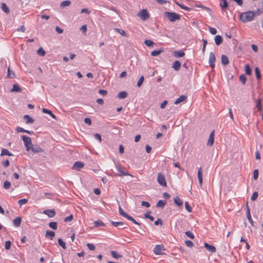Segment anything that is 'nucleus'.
<instances>
[{
    "instance_id": "nucleus-29",
    "label": "nucleus",
    "mask_w": 263,
    "mask_h": 263,
    "mask_svg": "<svg viewBox=\"0 0 263 263\" xmlns=\"http://www.w3.org/2000/svg\"><path fill=\"white\" fill-rule=\"evenodd\" d=\"M30 149H31V151L34 153H39L43 151L42 149L38 146H33L32 145L31 146Z\"/></svg>"
},
{
    "instance_id": "nucleus-9",
    "label": "nucleus",
    "mask_w": 263,
    "mask_h": 263,
    "mask_svg": "<svg viewBox=\"0 0 263 263\" xmlns=\"http://www.w3.org/2000/svg\"><path fill=\"white\" fill-rule=\"evenodd\" d=\"M215 61L216 58L214 53L211 52L209 58V63L212 68H214L215 67Z\"/></svg>"
},
{
    "instance_id": "nucleus-7",
    "label": "nucleus",
    "mask_w": 263,
    "mask_h": 263,
    "mask_svg": "<svg viewBox=\"0 0 263 263\" xmlns=\"http://www.w3.org/2000/svg\"><path fill=\"white\" fill-rule=\"evenodd\" d=\"M116 167L119 172V174H118V176H131V175L128 172H125L123 170V168L120 165L117 164L116 165Z\"/></svg>"
},
{
    "instance_id": "nucleus-46",
    "label": "nucleus",
    "mask_w": 263,
    "mask_h": 263,
    "mask_svg": "<svg viewBox=\"0 0 263 263\" xmlns=\"http://www.w3.org/2000/svg\"><path fill=\"white\" fill-rule=\"evenodd\" d=\"M151 212H147L144 215V217L145 218H148L150 219L151 221H153L154 220V217L152 216H151L149 214Z\"/></svg>"
},
{
    "instance_id": "nucleus-17",
    "label": "nucleus",
    "mask_w": 263,
    "mask_h": 263,
    "mask_svg": "<svg viewBox=\"0 0 263 263\" xmlns=\"http://www.w3.org/2000/svg\"><path fill=\"white\" fill-rule=\"evenodd\" d=\"M55 236V233L53 231L47 230L46 232L45 237L52 240Z\"/></svg>"
},
{
    "instance_id": "nucleus-58",
    "label": "nucleus",
    "mask_w": 263,
    "mask_h": 263,
    "mask_svg": "<svg viewBox=\"0 0 263 263\" xmlns=\"http://www.w3.org/2000/svg\"><path fill=\"white\" fill-rule=\"evenodd\" d=\"M73 219V215L72 214L70 215L69 216L66 217L64 219L65 222H69L71 221Z\"/></svg>"
},
{
    "instance_id": "nucleus-13",
    "label": "nucleus",
    "mask_w": 263,
    "mask_h": 263,
    "mask_svg": "<svg viewBox=\"0 0 263 263\" xmlns=\"http://www.w3.org/2000/svg\"><path fill=\"white\" fill-rule=\"evenodd\" d=\"M204 247L206 249L211 253H215L216 251V248L212 245H210L208 243H204Z\"/></svg>"
},
{
    "instance_id": "nucleus-43",
    "label": "nucleus",
    "mask_w": 263,
    "mask_h": 263,
    "mask_svg": "<svg viewBox=\"0 0 263 263\" xmlns=\"http://www.w3.org/2000/svg\"><path fill=\"white\" fill-rule=\"evenodd\" d=\"M111 223L115 227H118L119 226H122L124 224V223L123 222L111 221Z\"/></svg>"
},
{
    "instance_id": "nucleus-27",
    "label": "nucleus",
    "mask_w": 263,
    "mask_h": 263,
    "mask_svg": "<svg viewBox=\"0 0 263 263\" xmlns=\"http://www.w3.org/2000/svg\"><path fill=\"white\" fill-rule=\"evenodd\" d=\"M42 111L45 114L49 115L53 119L56 118L55 116L50 110L44 108L42 109Z\"/></svg>"
},
{
    "instance_id": "nucleus-38",
    "label": "nucleus",
    "mask_w": 263,
    "mask_h": 263,
    "mask_svg": "<svg viewBox=\"0 0 263 263\" xmlns=\"http://www.w3.org/2000/svg\"><path fill=\"white\" fill-rule=\"evenodd\" d=\"M111 254L112 256L116 259H118L122 257V255L118 254V253L115 251H112L111 252Z\"/></svg>"
},
{
    "instance_id": "nucleus-54",
    "label": "nucleus",
    "mask_w": 263,
    "mask_h": 263,
    "mask_svg": "<svg viewBox=\"0 0 263 263\" xmlns=\"http://www.w3.org/2000/svg\"><path fill=\"white\" fill-rule=\"evenodd\" d=\"M185 234H186V235L188 237H189V238H190L191 239H194V234L192 232H191L190 231H186L185 232Z\"/></svg>"
},
{
    "instance_id": "nucleus-1",
    "label": "nucleus",
    "mask_w": 263,
    "mask_h": 263,
    "mask_svg": "<svg viewBox=\"0 0 263 263\" xmlns=\"http://www.w3.org/2000/svg\"><path fill=\"white\" fill-rule=\"evenodd\" d=\"M239 18L244 23L252 21L254 19V11L250 10L242 12L240 14Z\"/></svg>"
},
{
    "instance_id": "nucleus-55",
    "label": "nucleus",
    "mask_w": 263,
    "mask_h": 263,
    "mask_svg": "<svg viewBox=\"0 0 263 263\" xmlns=\"http://www.w3.org/2000/svg\"><path fill=\"white\" fill-rule=\"evenodd\" d=\"M209 31L212 34H216L217 33V30L215 28H213L211 27H209Z\"/></svg>"
},
{
    "instance_id": "nucleus-16",
    "label": "nucleus",
    "mask_w": 263,
    "mask_h": 263,
    "mask_svg": "<svg viewBox=\"0 0 263 263\" xmlns=\"http://www.w3.org/2000/svg\"><path fill=\"white\" fill-rule=\"evenodd\" d=\"M197 176L200 183V186H201L202 184V170L201 167H200L198 169Z\"/></svg>"
},
{
    "instance_id": "nucleus-11",
    "label": "nucleus",
    "mask_w": 263,
    "mask_h": 263,
    "mask_svg": "<svg viewBox=\"0 0 263 263\" xmlns=\"http://www.w3.org/2000/svg\"><path fill=\"white\" fill-rule=\"evenodd\" d=\"M214 141V130H213L210 134L209 139L207 141V145L212 146Z\"/></svg>"
},
{
    "instance_id": "nucleus-14",
    "label": "nucleus",
    "mask_w": 263,
    "mask_h": 263,
    "mask_svg": "<svg viewBox=\"0 0 263 263\" xmlns=\"http://www.w3.org/2000/svg\"><path fill=\"white\" fill-rule=\"evenodd\" d=\"M184 55V52L182 50H176L173 52V55L176 58L182 57Z\"/></svg>"
},
{
    "instance_id": "nucleus-6",
    "label": "nucleus",
    "mask_w": 263,
    "mask_h": 263,
    "mask_svg": "<svg viewBox=\"0 0 263 263\" xmlns=\"http://www.w3.org/2000/svg\"><path fill=\"white\" fill-rule=\"evenodd\" d=\"M138 15L143 21L147 20L149 17V15L146 9H142L139 11Z\"/></svg>"
},
{
    "instance_id": "nucleus-20",
    "label": "nucleus",
    "mask_w": 263,
    "mask_h": 263,
    "mask_svg": "<svg viewBox=\"0 0 263 263\" xmlns=\"http://www.w3.org/2000/svg\"><path fill=\"white\" fill-rule=\"evenodd\" d=\"M21 221V218L20 217H17L13 220V225L16 227H18L20 226Z\"/></svg>"
},
{
    "instance_id": "nucleus-3",
    "label": "nucleus",
    "mask_w": 263,
    "mask_h": 263,
    "mask_svg": "<svg viewBox=\"0 0 263 263\" xmlns=\"http://www.w3.org/2000/svg\"><path fill=\"white\" fill-rule=\"evenodd\" d=\"M119 213L120 215L127 218L128 220L132 221L135 224L139 226L140 225V224L138 223L133 217L130 216V215H128L126 213L124 212L123 209L120 206L119 207Z\"/></svg>"
},
{
    "instance_id": "nucleus-62",
    "label": "nucleus",
    "mask_w": 263,
    "mask_h": 263,
    "mask_svg": "<svg viewBox=\"0 0 263 263\" xmlns=\"http://www.w3.org/2000/svg\"><path fill=\"white\" fill-rule=\"evenodd\" d=\"M141 205L146 208H149L150 206V204L147 201H143L141 202Z\"/></svg>"
},
{
    "instance_id": "nucleus-8",
    "label": "nucleus",
    "mask_w": 263,
    "mask_h": 263,
    "mask_svg": "<svg viewBox=\"0 0 263 263\" xmlns=\"http://www.w3.org/2000/svg\"><path fill=\"white\" fill-rule=\"evenodd\" d=\"M165 250L164 246L163 245H156L154 249V252L156 255L162 254V251Z\"/></svg>"
},
{
    "instance_id": "nucleus-28",
    "label": "nucleus",
    "mask_w": 263,
    "mask_h": 263,
    "mask_svg": "<svg viewBox=\"0 0 263 263\" xmlns=\"http://www.w3.org/2000/svg\"><path fill=\"white\" fill-rule=\"evenodd\" d=\"M174 200L175 203L176 205H177L178 206H181L183 204V202L182 201V200L180 199V198L178 196L174 198Z\"/></svg>"
},
{
    "instance_id": "nucleus-64",
    "label": "nucleus",
    "mask_w": 263,
    "mask_h": 263,
    "mask_svg": "<svg viewBox=\"0 0 263 263\" xmlns=\"http://www.w3.org/2000/svg\"><path fill=\"white\" fill-rule=\"evenodd\" d=\"M25 30H26V28L24 25L21 26L20 28L17 29V31H21L23 32H24L25 31Z\"/></svg>"
},
{
    "instance_id": "nucleus-5",
    "label": "nucleus",
    "mask_w": 263,
    "mask_h": 263,
    "mask_svg": "<svg viewBox=\"0 0 263 263\" xmlns=\"http://www.w3.org/2000/svg\"><path fill=\"white\" fill-rule=\"evenodd\" d=\"M157 181L160 185L162 186H166V182L165 176L161 173H159L158 174Z\"/></svg>"
},
{
    "instance_id": "nucleus-21",
    "label": "nucleus",
    "mask_w": 263,
    "mask_h": 263,
    "mask_svg": "<svg viewBox=\"0 0 263 263\" xmlns=\"http://www.w3.org/2000/svg\"><path fill=\"white\" fill-rule=\"evenodd\" d=\"M219 5L222 10H224L228 7L227 0H220Z\"/></svg>"
},
{
    "instance_id": "nucleus-32",
    "label": "nucleus",
    "mask_w": 263,
    "mask_h": 263,
    "mask_svg": "<svg viewBox=\"0 0 263 263\" xmlns=\"http://www.w3.org/2000/svg\"><path fill=\"white\" fill-rule=\"evenodd\" d=\"M256 107L258 108V110L259 112H261L262 111L261 99H257V102H256Z\"/></svg>"
},
{
    "instance_id": "nucleus-44",
    "label": "nucleus",
    "mask_w": 263,
    "mask_h": 263,
    "mask_svg": "<svg viewBox=\"0 0 263 263\" xmlns=\"http://www.w3.org/2000/svg\"><path fill=\"white\" fill-rule=\"evenodd\" d=\"M37 52L39 55H40L41 56H44L46 53L45 50L43 49V48L42 47H40L37 50Z\"/></svg>"
},
{
    "instance_id": "nucleus-10",
    "label": "nucleus",
    "mask_w": 263,
    "mask_h": 263,
    "mask_svg": "<svg viewBox=\"0 0 263 263\" xmlns=\"http://www.w3.org/2000/svg\"><path fill=\"white\" fill-rule=\"evenodd\" d=\"M43 214L47 215L50 218H52L55 215V212L53 209H47L43 211Z\"/></svg>"
},
{
    "instance_id": "nucleus-60",
    "label": "nucleus",
    "mask_w": 263,
    "mask_h": 263,
    "mask_svg": "<svg viewBox=\"0 0 263 263\" xmlns=\"http://www.w3.org/2000/svg\"><path fill=\"white\" fill-rule=\"evenodd\" d=\"M185 243L187 247L190 248L192 247L193 246V243L191 240H187L185 241Z\"/></svg>"
},
{
    "instance_id": "nucleus-50",
    "label": "nucleus",
    "mask_w": 263,
    "mask_h": 263,
    "mask_svg": "<svg viewBox=\"0 0 263 263\" xmlns=\"http://www.w3.org/2000/svg\"><path fill=\"white\" fill-rule=\"evenodd\" d=\"M144 43L148 47H151L154 44V43L153 41H152L151 40H145Z\"/></svg>"
},
{
    "instance_id": "nucleus-30",
    "label": "nucleus",
    "mask_w": 263,
    "mask_h": 263,
    "mask_svg": "<svg viewBox=\"0 0 263 263\" xmlns=\"http://www.w3.org/2000/svg\"><path fill=\"white\" fill-rule=\"evenodd\" d=\"M15 76V75L14 72L13 71L11 70L10 67H9L7 71V77L9 78H14Z\"/></svg>"
},
{
    "instance_id": "nucleus-61",
    "label": "nucleus",
    "mask_w": 263,
    "mask_h": 263,
    "mask_svg": "<svg viewBox=\"0 0 263 263\" xmlns=\"http://www.w3.org/2000/svg\"><path fill=\"white\" fill-rule=\"evenodd\" d=\"M94 138L95 139L98 140L100 142L101 141V136L99 134H94Z\"/></svg>"
},
{
    "instance_id": "nucleus-47",
    "label": "nucleus",
    "mask_w": 263,
    "mask_h": 263,
    "mask_svg": "<svg viewBox=\"0 0 263 263\" xmlns=\"http://www.w3.org/2000/svg\"><path fill=\"white\" fill-rule=\"evenodd\" d=\"M239 80L244 85L246 82V77L244 74H241L239 77Z\"/></svg>"
},
{
    "instance_id": "nucleus-45",
    "label": "nucleus",
    "mask_w": 263,
    "mask_h": 263,
    "mask_svg": "<svg viewBox=\"0 0 263 263\" xmlns=\"http://www.w3.org/2000/svg\"><path fill=\"white\" fill-rule=\"evenodd\" d=\"M58 243L59 245L61 246L63 249H66V244L62 240V239L59 238L58 240Z\"/></svg>"
},
{
    "instance_id": "nucleus-26",
    "label": "nucleus",
    "mask_w": 263,
    "mask_h": 263,
    "mask_svg": "<svg viewBox=\"0 0 263 263\" xmlns=\"http://www.w3.org/2000/svg\"><path fill=\"white\" fill-rule=\"evenodd\" d=\"M21 90L22 89L19 86V85L17 84H15L13 85V87L11 91L12 92H21Z\"/></svg>"
},
{
    "instance_id": "nucleus-23",
    "label": "nucleus",
    "mask_w": 263,
    "mask_h": 263,
    "mask_svg": "<svg viewBox=\"0 0 263 263\" xmlns=\"http://www.w3.org/2000/svg\"><path fill=\"white\" fill-rule=\"evenodd\" d=\"M186 99V97L184 95L180 96L178 99H177L175 101V104H178L182 102L185 101Z\"/></svg>"
},
{
    "instance_id": "nucleus-18",
    "label": "nucleus",
    "mask_w": 263,
    "mask_h": 263,
    "mask_svg": "<svg viewBox=\"0 0 263 263\" xmlns=\"http://www.w3.org/2000/svg\"><path fill=\"white\" fill-rule=\"evenodd\" d=\"M16 131L18 133H26L29 135H33L34 132L33 131H30L28 130H26L22 127H17L16 129Z\"/></svg>"
},
{
    "instance_id": "nucleus-37",
    "label": "nucleus",
    "mask_w": 263,
    "mask_h": 263,
    "mask_svg": "<svg viewBox=\"0 0 263 263\" xmlns=\"http://www.w3.org/2000/svg\"><path fill=\"white\" fill-rule=\"evenodd\" d=\"M1 155H7V156H12L13 155L9 152V151L5 148H3L2 150Z\"/></svg>"
},
{
    "instance_id": "nucleus-35",
    "label": "nucleus",
    "mask_w": 263,
    "mask_h": 263,
    "mask_svg": "<svg viewBox=\"0 0 263 263\" xmlns=\"http://www.w3.org/2000/svg\"><path fill=\"white\" fill-rule=\"evenodd\" d=\"M255 73L256 78L258 80L260 79H261V74H260V70H259V68L256 67L255 68Z\"/></svg>"
},
{
    "instance_id": "nucleus-12",
    "label": "nucleus",
    "mask_w": 263,
    "mask_h": 263,
    "mask_svg": "<svg viewBox=\"0 0 263 263\" xmlns=\"http://www.w3.org/2000/svg\"><path fill=\"white\" fill-rule=\"evenodd\" d=\"M84 164L83 162L77 161L73 164V165L72 166V168L74 170L79 171L82 168H83L84 167Z\"/></svg>"
},
{
    "instance_id": "nucleus-33",
    "label": "nucleus",
    "mask_w": 263,
    "mask_h": 263,
    "mask_svg": "<svg viewBox=\"0 0 263 263\" xmlns=\"http://www.w3.org/2000/svg\"><path fill=\"white\" fill-rule=\"evenodd\" d=\"M127 96V93L126 91H121L118 95V97L120 99H125Z\"/></svg>"
},
{
    "instance_id": "nucleus-42",
    "label": "nucleus",
    "mask_w": 263,
    "mask_h": 263,
    "mask_svg": "<svg viewBox=\"0 0 263 263\" xmlns=\"http://www.w3.org/2000/svg\"><path fill=\"white\" fill-rule=\"evenodd\" d=\"M162 50H154L151 52V55L153 57L157 56L162 52Z\"/></svg>"
},
{
    "instance_id": "nucleus-2",
    "label": "nucleus",
    "mask_w": 263,
    "mask_h": 263,
    "mask_svg": "<svg viewBox=\"0 0 263 263\" xmlns=\"http://www.w3.org/2000/svg\"><path fill=\"white\" fill-rule=\"evenodd\" d=\"M164 15L171 22H175L176 20H180V15L175 12L166 11L164 12Z\"/></svg>"
},
{
    "instance_id": "nucleus-41",
    "label": "nucleus",
    "mask_w": 263,
    "mask_h": 263,
    "mask_svg": "<svg viewBox=\"0 0 263 263\" xmlns=\"http://www.w3.org/2000/svg\"><path fill=\"white\" fill-rule=\"evenodd\" d=\"M10 186H11V183L10 181L6 180L4 182L3 187L5 189H6V190L9 189L10 188Z\"/></svg>"
},
{
    "instance_id": "nucleus-39",
    "label": "nucleus",
    "mask_w": 263,
    "mask_h": 263,
    "mask_svg": "<svg viewBox=\"0 0 263 263\" xmlns=\"http://www.w3.org/2000/svg\"><path fill=\"white\" fill-rule=\"evenodd\" d=\"M114 29L116 32L119 33L124 36H126V33L123 30L119 28H115Z\"/></svg>"
},
{
    "instance_id": "nucleus-34",
    "label": "nucleus",
    "mask_w": 263,
    "mask_h": 263,
    "mask_svg": "<svg viewBox=\"0 0 263 263\" xmlns=\"http://www.w3.org/2000/svg\"><path fill=\"white\" fill-rule=\"evenodd\" d=\"M57 222H50L49 223V227L53 230H57L58 228Z\"/></svg>"
},
{
    "instance_id": "nucleus-51",
    "label": "nucleus",
    "mask_w": 263,
    "mask_h": 263,
    "mask_svg": "<svg viewBox=\"0 0 263 263\" xmlns=\"http://www.w3.org/2000/svg\"><path fill=\"white\" fill-rule=\"evenodd\" d=\"M185 209L189 212H192V207L190 205L189 203H188V202L186 201L185 202Z\"/></svg>"
},
{
    "instance_id": "nucleus-40",
    "label": "nucleus",
    "mask_w": 263,
    "mask_h": 263,
    "mask_svg": "<svg viewBox=\"0 0 263 263\" xmlns=\"http://www.w3.org/2000/svg\"><path fill=\"white\" fill-rule=\"evenodd\" d=\"M246 73L248 75H251L252 73V70L249 65L245 66Z\"/></svg>"
},
{
    "instance_id": "nucleus-56",
    "label": "nucleus",
    "mask_w": 263,
    "mask_h": 263,
    "mask_svg": "<svg viewBox=\"0 0 263 263\" xmlns=\"http://www.w3.org/2000/svg\"><path fill=\"white\" fill-rule=\"evenodd\" d=\"M258 194L257 192H254L253 195H252L251 200L252 201L255 200L257 199V198L258 197Z\"/></svg>"
},
{
    "instance_id": "nucleus-4",
    "label": "nucleus",
    "mask_w": 263,
    "mask_h": 263,
    "mask_svg": "<svg viewBox=\"0 0 263 263\" xmlns=\"http://www.w3.org/2000/svg\"><path fill=\"white\" fill-rule=\"evenodd\" d=\"M22 140L24 142L25 146L26 148L27 151H29L32 146L31 139L27 136H23L22 137Z\"/></svg>"
},
{
    "instance_id": "nucleus-48",
    "label": "nucleus",
    "mask_w": 263,
    "mask_h": 263,
    "mask_svg": "<svg viewBox=\"0 0 263 263\" xmlns=\"http://www.w3.org/2000/svg\"><path fill=\"white\" fill-rule=\"evenodd\" d=\"M28 202L27 199H22L21 200H19L18 201V203L20 205V206H21L23 204H26Z\"/></svg>"
},
{
    "instance_id": "nucleus-24",
    "label": "nucleus",
    "mask_w": 263,
    "mask_h": 263,
    "mask_svg": "<svg viewBox=\"0 0 263 263\" xmlns=\"http://www.w3.org/2000/svg\"><path fill=\"white\" fill-rule=\"evenodd\" d=\"M24 118L25 119H26V123L27 124H29V123H32L34 122V119L30 117L29 115H26L24 116Z\"/></svg>"
},
{
    "instance_id": "nucleus-19",
    "label": "nucleus",
    "mask_w": 263,
    "mask_h": 263,
    "mask_svg": "<svg viewBox=\"0 0 263 263\" xmlns=\"http://www.w3.org/2000/svg\"><path fill=\"white\" fill-rule=\"evenodd\" d=\"M223 42V39L220 35H217L215 37V42L216 45H220Z\"/></svg>"
},
{
    "instance_id": "nucleus-22",
    "label": "nucleus",
    "mask_w": 263,
    "mask_h": 263,
    "mask_svg": "<svg viewBox=\"0 0 263 263\" xmlns=\"http://www.w3.org/2000/svg\"><path fill=\"white\" fill-rule=\"evenodd\" d=\"M229 63V59L226 55H221V63L222 65L226 66Z\"/></svg>"
},
{
    "instance_id": "nucleus-25",
    "label": "nucleus",
    "mask_w": 263,
    "mask_h": 263,
    "mask_svg": "<svg viewBox=\"0 0 263 263\" xmlns=\"http://www.w3.org/2000/svg\"><path fill=\"white\" fill-rule=\"evenodd\" d=\"M1 9L7 14H9L10 13V10L9 8L7 7V5L4 3L2 4Z\"/></svg>"
},
{
    "instance_id": "nucleus-59",
    "label": "nucleus",
    "mask_w": 263,
    "mask_h": 263,
    "mask_svg": "<svg viewBox=\"0 0 263 263\" xmlns=\"http://www.w3.org/2000/svg\"><path fill=\"white\" fill-rule=\"evenodd\" d=\"M87 246L89 250H92V251H93L96 248L95 245L92 243H88L87 244Z\"/></svg>"
},
{
    "instance_id": "nucleus-15",
    "label": "nucleus",
    "mask_w": 263,
    "mask_h": 263,
    "mask_svg": "<svg viewBox=\"0 0 263 263\" xmlns=\"http://www.w3.org/2000/svg\"><path fill=\"white\" fill-rule=\"evenodd\" d=\"M181 66V64L179 61H175L172 65V68H174L175 70L178 71L180 70Z\"/></svg>"
},
{
    "instance_id": "nucleus-57",
    "label": "nucleus",
    "mask_w": 263,
    "mask_h": 263,
    "mask_svg": "<svg viewBox=\"0 0 263 263\" xmlns=\"http://www.w3.org/2000/svg\"><path fill=\"white\" fill-rule=\"evenodd\" d=\"M258 177V170H255L253 172V178L255 180H256Z\"/></svg>"
},
{
    "instance_id": "nucleus-31",
    "label": "nucleus",
    "mask_w": 263,
    "mask_h": 263,
    "mask_svg": "<svg viewBox=\"0 0 263 263\" xmlns=\"http://www.w3.org/2000/svg\"><path fill=\"white\" fill-rule=\"evenodd\" d=\"M166 204V201H164V200H160L156 204V206L157 208H163L164 205H165Z\"/></svg>"
},
{
    "instance_id": "nucleus-36",
    "label": "nucleus",
    "mask_w": 263,
    "mask_h": 263,
    "mask_svg": "<svg viewBox=\"0 0 263 263\" xmlns=\"http://www.w3.org/2000/svg\"><path fill=\"white\" fill-rule=\"evenodd\" d=\"M93 223H94L95 226L96 227L105 226L104 223L101 220H98L97 221H95Z\"/></svg>"
},
{
    "instance_id": "nucleus-63",
    "label": "nucleus",
    "mask_w": 263,
    "mask_h": 263,
    "mask_svg": "<svg viewBox=\"0 0 263 263\" xmlns=\"http://www.w3.org/2000/svg\"><path fill=\"white\" fill-rule=\"evenodd\" d=\"M154 224L156 226H158L159 224L162 225V221L160 218H158L157 220L155 221Z\"/></svg>"
},
{
    "instance_id": "nucleus-49",
    "label": "nucleus",
    "mask_w": 263,
    "mask_h": 263,
    "mask_svg": "<svg viewBox=\"0 0 263 263\" xmlns=\"http://www.w3.org/2000/svg\"><path fill=\"white\" fill-rule=\"evenodd\" d=\"M70 4H71L70 1H63L61 3L60 5H61V7H65V6H69Z\"/></svg>"
},
{
    "instance_id": "nucleus-53",
    "label": "nucleus",
    "mask_w": 263,
    "mask_h": 263,
    "mask_svg": "<svg viewBox=\"0 0 263 263\" xmlns=\"http://www.w3.org/2000/svg\"><path fill=\"white\" fill-rule=\"evenodd\" d=\"M11 242L10 241H7L5 242V249L6 250H9L10 249V248L11 247Z\"/></svg>"
},
{
    "instance_id": "nucleus-52",
    "label": "nucleus",
    "mask_w": 263,
    "mask_h": 263,
    "mask_svg": "<svg viewBox=\"0 0 263 263\" xmlns=\"http://www.w3.org/2000/svg\"><path fill=\"white\" fill-rule=\"evenodd\" d=\"M144 78L143 76L140 78V79H139L138 83H137L138 87H140L142 85V84L144 81Z\"/></svg>"
}]
</instances>
